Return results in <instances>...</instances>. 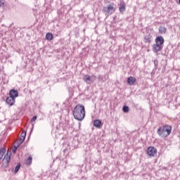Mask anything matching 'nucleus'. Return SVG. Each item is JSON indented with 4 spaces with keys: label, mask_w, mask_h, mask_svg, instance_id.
Masks as SVG:
<instances>
[{
    "label": "nucleus",
    "mask_w": 180,
    "mask_h": 180,
    "mask_svg": "<svg viewBox=\"0 0 180 180\" xmlns=\"http://www.w3.org/2000/svg\"><path fill=\"white\" fill-rule=\"evenodd\" d=\"M122 110L124 113H128L129 110V106L127 105H124L123 108H122Z\"/></svg>",
    "instance_id": "nucleus-19"
},
{
    "label": "nucleus",
    "mask_w": 180,
    "mask_h": 180,
    "mask_svg": "<svg viewBox=\"0 0 180 180\" xmlns=\"http://www.w3.org/2000/svg\"><path fill=\"white\" fill-rule=\"evenodd\" d=\"M119 11L120 12H124L126 11V4H124V1H121L120 3V6H119Z\"/></svg>",
    "instance_id": "nucleus-12"
},
{
    "label": "nucleus",
    "mask_w": 180,
    "mask_h": 180,
    "mask_svg": "<svg viewBox=\"0 0 180 180\" xmlns=\"http://www.w3.org/2000/svg\"><path fill=\"white\" fill-rule=\"evenodd\" d=\"M155 44H153L152 50L153 53H159L162 50V44H164V37L158 36L155 39Z\"/></svg>",
    "instance_id": "nucleus-3"
},
{
    "label": "nucleus",
    "mask_w": 180,
    "mask_h": 180,
    "mask_svg": "<svg viewBox=\"0 0 180 180\" xmlns=\"http://www.w3.org/2000/svg\"><path fill=\"white\" fill-rule=\"evenodd\" d=\"M95 79H96V77L94 75L89 76L88 75H85L83 77V81L88 84H94V82H95Z\"/></svg>",
    "instance_id": "nucleus-6"
},
{
    "label": "nucleus",
    "mask_w": 180,
    "mask_h": 180,
    "mask_svg": "<svg viewBox=\"0 0 180 180\" xmlns=\"http://www.w3.org/2000/svg\"><path fill=\"white\" fill-rule=\"evenodd\" d=\"M26 162L27 164V165H30V164H32V157L30 156L27 160H26Z\"/></svg>",
    "instance_id": "nucleus-20"
},
{
    "label": "nucleus",
    "mask_w": 180,
    "mask_h": 180,
    "mask_svg": "<svg viewBox=\"0 0 180 180\" xmlns=\"http://www.w3.org/2000/svg\"><path fill=\"white\" fill-rule=\"evenodd\" d=\"M153 63H154L155 68V70H157V68H158V60H154Z\"/></svg>",
    "instance_id": "nucleus-21"
},
{
    "label": "nucleus",
    "mask_w": 180,
    "mask_h": 180,
    "mask_svg": "<svg viewBox=\"0 0 180 180\" xmlns=\"http://www.w3.org/2000/svg\"><path fill=\"white\" fill-rule=\"evenodd\" d=\"M33 127H34V124H32V130H33Z\"/></svg>",
    "instance_id": "nucleus-26"
},
{
    "label": "nucleus",
    "mask_w": 180,
    "mask_h": 180,
    "mask_svg": "<svg viewBox=\"0 0 180 180\" xmlns=\"http://www.w3.org/2000/svg\"><path fill=\"white\" fill-rule=\"evenodd\" d=\"M179 4H180V0H179Z\"/></svg>",
    "instance_id": "nucleus-27"
},
{
    "label": "nucleus",
    "mask_w": 180,
    "mask_h": 180,
    "mask_svg": "<svg viewBox=\"0 0 180 180\" xmlns=\"http://www.w3.org/2000/svg\"><path fill=\"white\" fill-rule=\"evenodd\" d=\"M25 139H26V131H22L20 136V144H22L25 141Z\"/></svg>",
    "instance_id": "nucleus-14"
},
{
    "label": "nucleus",
    "mask_w": 180,
    "mask_h": 180,
    "mask_svg": "<svg viewBox=\"0 0 180 180\" xmlns=\"http://www.w3.org/2000/svg\"><path fill=\"white\" fill-rule=\"evenodd\" d=\"M94 127H97L98 129H101L102 127V121L99 120H95L94 121Z\"/></svg>",
    "instance_id": "nucleus-13"
},
{
    "label": "nucleus",
    "mask_w": 180,
    "mask_h": 180,
    "mask_svg": "<svg viewBox=\"0 0 180 180\" xmlns=\"http://www.w3.org/2000/svg\"><path fill=\"white\" fill-rule=\"evenodd\" d=\"M171 131H172V127L169 125H165L163 127H160L158 129L157 134L158 136H160V137L165 139L168 137L169 134H171Z\"/></svg>",
    "instance_id": "nucleus-2"
},
{
    "label": "nucleus",
    "mask_w": 180,
    "mask_h": 180,
    "mask_svg": "<svg viewBox=\"0 0 180 180\" xmlns=\"http://www.w3.org/2000/svg\"><path fill=\"white\" fill-rule=\"evenodd\" d=\"M19 169H20V163H18V165H16L14 171L15 174H18Z\"/></svg>",
    "instance_id": "nucleus-18"
},
{
    "label": "nucleus",
    "mask_w": 180,
    "mask_h": 180,
    "mask_svg": "<svg viewBox=\"0 0 180 180\" xmlns=\"http://www.w3.org/2000/svg\"><path fill=\"white\" fill-rule=\"evenodd\" d=\"M18 146H14L13 148L12 149L13 153L15 154L16 153V150H18Z\"/></svg>",
    "instance_id": "nucleus-23"
},
{
    "label": "nucleus",
    "mask_w": 180,
    "mask_h": 180,
    "mask_svg": "<svg viewBox=\"0 0 180 180\" xmlns=\"http://www.w3.org/2000/svg\"><path fill=\"white\" fill-rule=\"evenodd\" d=\"M159 32L161 34H165V33H167V28L165 27L160 26L159 27Z\"/></svg>",
    "instance_id": "nucleus-16"
},
{
    "label": "nucleus",
    "mask_w": 180,
    "mask_h": 180,
    "mask_svg": "<svg viewBox=\"0 0 180 180\" xmlns=\"http://www.w3.org/2000/svg\"><path fill=\"white\" fill-rule=\"evenodd\" d=\"M15 99L12 97H7L6 99V103L7 105H9L10 106H13L15 105Z\"/></svg>",
    "instance_id": "nucleus-10"
},
{
    "label": "nucleus",
    "mask_w": 180,
    "mask_h": 180,
    "mask_svg": "<svg viewBox=\"0 0 180 180\" xmlns=\"http://www.w3.org/2000/svg\"><path fill=\"white\" fill-rule=\"evenodd\" d=\"M147 154L149 155V157H155V155H157V149L153 146H150L147 149Z\"/></svg>",
    "instance_id": "nucleus-7"
},
{
    "label": "nucleus",
    "mask_w": 180,
    "mask_h": 180,
    "mask_svg": "<svg viewBox=\"0 0 180 180\" xmlns=\"http://www.w3.org/2000/svg\"><path fill=\"white\" fill-rule=\"evenodd\" d=\"M5 153H6V148H0V161L2 160L4 155H5Z\"/></svg>",
    "instance_id": "nucleus-15"
},
{
    "label": "nucleus",
    "mask_w": 180,
    "mask_h": 180,
    "mask_svg": "<svg viewBox=\"0 0 180 180\" xmlns=\"http://www.w3.org/2000/svg\"><path fill=\"white\" fill-rule=\"evenodd\" d=\"M46 40H49V41L53 40V34H51L50 32L46 33Z\"/></svg>",
    "instance_id": "nucleus-17"
},
{
    "label": "nucleus",
    "mask_w": 180,
    "mask_h": 180,
    "mask_svg": "<svg viewBox=\"0 0 180 180\" xmlns=\"http://www.w3.org/2000/svg\"><path fill=\"white\" fill-rule=\"evenodd\" d=\"M0 148H4V147H2V144L0 142Z\"/></svg>",
    "instance_id": "nucleus-25"
},
{
    "label": "nucleus",
    "mask_w": 180,
    "mask_h": 180,
    "mask_svg": "<svg viewBox=\"0 0 180 180\" xmlns=\"http://www.w3.org/2000/svg\"><path fill=\"white\" fill-rule=\"evenodd\" d=\"M37 120V116L34 115L32 120H31V122L33 123L34 122H36V120Z\"/></svg>",
    "instance_id": "nucleus-22"
},
{
    "label": "nucleus",
    "mask_w": 180,
    "mask_h": 180,
    "mask_svg": "<svg viewBox=\"0 0 180 180\" xmlns=\"http://www.w3.org/2000/svg\"><path fill=\"white\" fill-rule=\"evenodd\" d=\"M73 117L76 120L82 122L85 117V106L84 105H77L72 110Z\"/></svg>",
    "instance_id": "nucleus-1"
},
{
    "label": "nucleus",
    "mask_w": 180,
    "mask_h": 180,
    "mask_svg": "<svg viewBox=\"0 0 180 180\" xmlns=\"http://www.w3.org/2000/svg\"><path fill=\"white\" fill-rule=\"evenodd\" d=\"M9 96L11 98H13V99H16V98L19 96V93L18 92L17 90L13 89L9 91Z\"/></svg>",
    "instance_id": "nucleus-8"
},
{
    "label": "nucleus",
    "mask_w": 180,
    "mask_h": 180,
    "mask_svg": "<svg viewBox=\"0 0 180 180\" xmlns=\"http://www.w3.org/2000/svg\"><path fill=\"white\" fill-rule=\"evenodd\" d=\"M115 7L113 4H109L108 7H104L103 8V12L105 14L106 16H110L112 13H115Z\"/></svg>",
    "instance_id": "nucleus-4"
},
{
    "label": "nucleus",
    "mask_w": 180,
    "mask_h": 180,
    "mask_svg": "<svg viewBox=\"0 0 180 180\" xmlns=\"http://www.w3.org/2000/svg\"><path fill=\"white\" fill-rule=\"evenodd\" d=\"M137 82V79H136V77L130 76L127 79V83L129 85H134Z\"/></svg>",
    "instance_id": "nucleus-11"
},
{
    "label": "nucleus",
    "mask_w": 180,
    "mask_h": 180,
    "mask_svg": "<svg viewBox=\"0 0 180 180\" xmlns=\"http://www.w3.org/2000/svg\"><path fill=\"white\" fill-rule=\"evenodd\" d=\"M143 41L145 43H147L148 44H150V43H151V41H153V35H151V34H148L145 35V37L143 38Z\"/></svg>",
    "instance_id": "nucleus-9"
},
{
    "label": "nucleus",
    "mask_w": 180,
    "mask_h": 180,
    "mask_svg": "<svg viewBox=\"0 0 180 180\" xmlns=\"http://www.w3.org/2000/svg\"><path fill=\"white\" fill-rule=\"evenodd\" d=\"M11 163V154L6 153L2 160L1 164L4 168H8Z\"/></svg>",
    "instance_id": "nucleus-5"
},
{
    "label": "nucleus",
    "mask_w": 180,
    "mask_h": 180,
    "mask_svg": "<svg viewBox=\"0 0 180 180\" xmlns=\"http://www.w3.org/2000/svg\"><path fill=\"white\" fill-rule=\"evenodd\" d=\"M4 4L2 1H0V6H4Z\"/></svg>",
    "instance_id": "nucleus-24"
}]
</instances>
